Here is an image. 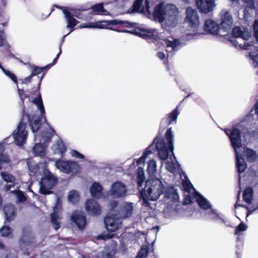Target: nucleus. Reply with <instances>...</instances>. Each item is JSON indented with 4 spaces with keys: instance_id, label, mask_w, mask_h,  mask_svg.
I'll return each mask as SVG.
<instances>
[{
    "instance_id": "09e8293b",
    "label": "nucleus",
    "mask_w": 258,
    "mask_h": 258,
    "mask_svg": "<svg viewBox=\"0 0 258 258\" xmlns=\"http://www.w3.org/2000/svg\"><path fill=\"white\" fill-rule=\"evenodd\" d=\"M29 168L31 172H33L36 176L39 175L41 172L40 167L38 164L34 165L33 166H29Z\"/></svg>"
},
{
    "instance_id": "bb28decb",
    "label": "nucleus",
    "mask_w": 258,
    "mask_h": 258,
    "mask_svg": "<svg viewBox=\"0 0 258 258\" xmlns=\"http://www.w3.org/2000/svg\"><path fill=\"white\" fill-rule=\"evenodd\" d=\"M102 186L98 183H94L90 188L91 196L99 198L102 195Z\"/></svg>"
},
{
    "instance_id": "aec40b11",
    "label": "nucleus",
    "mask_w": 258,
    "mask_h": 258,
    "mask_svg": "<svg viewBox=\"0 0 258 258\" xmlns=\"http://www.w3.org/2000/svg\"><path fill=\"white\" fill-rule=\"evenodd\" d=\"M72 220L80 229H83L86 224V220L84 213L80 211L74 212L71 216Z\"/></svg>"
},
{
    "instance_id": "f257e3e1",
    "label": "nucleus",
    "mask_w": 258,
    "mask_h": 258,
    "mask_svg": "<svg viewBox=\"0 0 258 258\" xmlns=\"http://www.w3.org/2000/svg\"><path fill=\"white\" fill-rule=\"evenodd\" d=\"M136 0L133 9L130 13L139 12L148 16L149 18H153L160 23L165 21L169 27H174L177 23L178 12L173 5L165 4L160 2L154 8L153 13L151 12L148 0Z\"/></svg>"
},
{
    "instance_id": "1a4fd4ad",
    "label": "nucleus",
    "mask_w": 258,
    "mask_h": 258,
    "mask_svg": "<svg viewBox=\"0 0 258 258\" xmlns=\"http://www.w3.org/2000/svg\"><path fill=\"white\" fill-rule=\"evenodd\" d=\"M102 24L100 22H97L95 23H90L89 24H82L79 26L80 28H108V26L110 25H122L125 27H134L135 23L133 22H129L126 21H122L119 20H112L109 21H103Z\"/></svg>"
},
{
    "instance_id": "f8f14e48",
    "label": "nucleus",
    "mask_w": 258,
    "mask_h": 258,
    "mask_svg": "<svg viewBox=\"0 0 258 258\" xmlns=\"http://www.w3.org/2000/svg\"><path fill=\"white\" fill-rule=\"evenodd\" d=\"M54 132L51 130L48 133H46L45 135L43 134L41 139H38L39 143H36L33 148V153L36 156H42L44 155V151L45 145H44L50 139L52 133Z\"/></svg>"
},
{
    "instance_id": "338daca9",
    "label": "nucleus",
    "mask_w": 258,
    "mask_h": 258,
    "mask_svg": "<svg viewBox=\"0 0 258 258\" xmlns=\"http://www.w3.org/2000/svg\"><path fill=\"white\" fill-rule=\"evenodd\" d=\"M72 13H73V17L75 16L76 17H77L78 18L82 19V17L80 16V14L78 13V12L74 11L73 13V12H72Z\"/></svg>"
},
{
    "instance_id": "a18cd8bd",
    "label": "nucleus",
    "mask_w": 258,
    "mask_h": 258,
    "mask_svg": "<svg viewBox=\"0 0 258 258\" xmlns=\"http://www.w3.org/2000/svg\"><path fill=\"white\" fill-rule=\"evenodd\" d=\"M114 254V251L113 250L106 249L104 251L102 252L100 258H113V255Z\"/></svg>"
},
{
    "instance_id": "0eeeda50",
    "label": "nucleus",
    "mask_w": 258,
    "mask_h": 258,
    "mask_svg": "<svg viewBox=\"0 0 258 258\" xmlns=\"http://www.w3.org/2000/svg\"><path fill=\"white\" fill-rule=\"evenodd\" d=\"M43 172V176L39 182V191L43 195L49 194L50 189L57 183V179L47 169H44Z\"/></svg>"
},
{
    "instance_id": "72a5a7b5",
    "label": "nucleus",
    "mask_w": 258,
    "mask_h": 258,
    "mask_svg": "<svg viewBox=\"0 0 258 258\" xmlns=\"http://www.w3.org/2000/svg\"><path fill=\"white\" fill-rule=\"evenodd\" d=\"M157 171L156 162L155 160L152 159L149 161L148 163L147 171L150 174H154Z\"/></svg>"
},
{
    "instance_id": "0e129e2a",
    "label": "nucleus",
    "mask_w": 258,
    "mask_h": 258,
    "mask_svg": "<svg viewBox=\"0 0 258 258\" xmlns=\"http://www.w3.org/2000/svg\"><path fill=\"white\" fill-rule=\"evenodd\" d=\"M157 55L161 59H162L165 57V54L162 52H159L157 54Z\"/></svg>"
},
{
    "instance_id": "6ab92c4d",
    "label": "nucleus",
    "mask_w": 258,
    "mask_h": 258,
    "mask_svg": "<svg viewBox=\"0 0 258 258\" xmlns=\"http://www.w3.org/2000/svg\"><path fill=\"white\" fill-rule=\"evenodd\" d=\"M133 203L131 202H124L122 203L117 216L121 218H125L130 217L134 211Z\"/></svg>"
},
{
    "instance_id": "864d4df0",
    "label": "nucleus",
    "mask_w": 258,
    "mask_h": 258,
    "mask_svg": "<svg viewBox=\"0 0 258 258\" xmlns=\"http://www.w3.org/2000/svg\"><path fill=\"white\" fill-rule=\"evenodd\" d=\"M6 43V35L4 30H0V46H3Z\"/></svg>"
},
{
    "instance_id": "37998d69",
    "label": "nucleus",
    "mask_w": 258,
    "mask_h": 258,
    "mask_svg": "<svg viewBox=\"0 0 258 258\" xmlns=\"http://www.w3.org/2000/svg\"><path fill=\"white\" fill-rule=\"evenodd\" d=\"M166 168L171 172L175 171L176 167L178 166L177 164L174 163L172 162L167 161L165 163Z\"/></svg>"
},
{
    "instance_id": "20e7f679",
    "label": "nucleus",
    "mask_w": 258,
    "mask_h": 258,
    "mask_svg": "<svg viewBox=\"0 0 258 258\" xmlns=\"http://www.w3.org/2000/svg\"><path fill=\"white\" fill-rule=\"evenodd\" d=\"M164 185L158 178L151 179L146 182V185L141 192L143 205L150 206L149 200L156 201L164 191Z\"/></svg>"
},
{
    "instance_id": "f03ea898",
    "label": "nucleus",
    "mask_w": 258,
    "mask_h": 258,
    "mask_svg": "<svg viewBox=\"0 0 258 258\" xmlns=\"http://www.w3.org/2000/svg\"><path fill=\"white\" fill-rule=\"evenodd\" d=\"M254 37L256 42H246L250 36L249 33L244 28L239 27H234L232 31L233 36L236 39L232 40L236 47L248 51V56L251 65L254 68L258 67V20L254 22L253 26Z\"/></svg>"
},
{
    "instance_id": "4c0bfd02",
    "label": "nucleus",
    "mask_w": 258,
    "mask_h": 258,
    "mask_svg": "<svg viewBox=\"0 0 258 258\" xmlns=\"http://www.w3.org/2000/svg\"><path fill=\"white\" fill-rule=\"evenodd\" d=\"M179 114V112L177 110V107L173 110L169 115V121L168 123L171 124L173 121H176L177 116Z\"/></svg>"
},
{
    "instance_id": "39448f33",
    "label": "nucleus",
    "mask_w": 258,
    "mask_h": 258,
    "mask_svg": "<svg viewBox=\"0 0 258 258\" xmlns=\"http://www.w3.org/2000/svg\"><path fill=\"white\" fill-rule=\"evenodd\" d=\"M165 138L167 142L166 146L164 140L161 138H156L154 142L156 141V148L158 152L159 158L163 160H165L168 157V151L171 152L173 154V135L172 132L171 128L167 130L165 134Z\"/></svg>"
},
{
    "instance_id": "c85d7f7f",
    "label": "nucleus",
    "mask_w": 258,
    "mask_h": 258,
    "mask_svg": "<svg viewBox=\"0 0 258 258\" xmlns=\"http://www.w3.org/2000/svg\"><path fill=\"white\" fill-rule=\"evenodd\" d=\"M91 9L93 13L98 15H108V12L103 8L102 4H99L92 6Z\"/></svg>"
},
{
    "instance_id": "6e6552de",
    "label": "nucleus",
    "mask_w": 258,
    "mask_h": 258,
    "mask_svg": "<svg viewBox=\"0 0 258 258\" xmlns=\"http://www.w3.org/2000/svg\"><path fill=\"white\" fill-rule=\"evenodd\" d=\"M25 119H26L27 121H29V117L27 114L23 116L22 121L13 133L14 141L19 146L23 145L26 143L27 138L28 132L26 130L27 122L24 121Z\"/></svg>"
},
{
    "instance_id": "7ed1b4c3",
    "label": "nucleus",
    "mask_w": 258,
    "mask_h": 258,
    "mask_svg": "<svg viewBox=\"0 0 258 258\" xmlns=\"http://www.w3.org/2000/svg\"><path fill=\"white\" fill-rule=\"evenodd\" d=\"M241 125H238L232 129L225 130V134L229 137L231 145L234 148L235 153L236 164V166L237 171L239 173L243 172L246 168V164L238 151V149L242 147V141L240 136Z\"/></svg>"
},
{
    "instance_id": "8fccbe9b",
    "label": "nucleus",
    "mask_w": 258,
    "mask_h": 258,
    "mask_svg": "<svg viewBox=\"0 0 258 258\" xmlns=\"http://www.w3.org/2000/svg\"><path fill=\"white\" fill-rule=\"evenodd\" d=\"M182 186L184 189L188 192H190L191 189L193 188L192 184L189 181H183L182 182Z\"/></svg>"
},
{
    "instance_id": "e433bc0d",
    "label": "nucleus",
    "mask_w": 258,
    "mask_h": 258,
    "mask_svg": "<svg viewBox=\"0 0 258 258\" xmlns=\"http://www.w3.org/2000/svg\"><path fill=\"white\" fill-rule=\"evenodd\" d=\"M149 248L146 245H144L141 247V250L139 252L137 258H145L149 252Z\"/></svg>"
},
{
    "instance_id": "a878e982",
    "label": "nucleus",
    "mask_w": 258,
    "mask_h": 258,
    "mask_svg": "<svg viewBox=\"0 0 258 258\" xmlns=\"http://www.w3.org/2000/svg\"><path fill=\"white\" fill-rule=\"evenodd\" d=\"M200 207L205 210L211 208V205L209 202L198 192H196L194 195Z\"/></svg>"
},
{
    "instance_id": "a211bd4d",
    "label": "nucleus",
    "mask_w": 258,
    "mask_h": 258,
    "mask_svg": "<svg viewBox=\"0 0 258 258\" xmlns=\"http://www.w3.org/2000/svg\"><path fill=\"white\" fill-rule=\"evenodd\" d=\"M62 9L66 20V27L70 29L68 34H70L75 30V27L79 22L73 17V13L72 12L69 11L67 8H62Z\"/></svg>"
},
{
    "instance_id": "a19ab883",
    "label": "nucleus",
    "mask_w": 258,
    "mask_h": 258,
    "mask_svg": "<svg viewBox=\"0 0 258 258\" xmlns=\"http://www.w3.org/2000/svg\"><path fill=\"white\" fill-rule=\"evenodd\" d=\"M247 225L243 222H241L236 228L235 234L239 235L241 232H244L247 229Z\"/></svg>"
},
{
    "instance_id": "cd10ccee",
    "label": "nucleus",
    "mask_w": 258,
    "mask_h": 258,
    "mask_svg": "<svg viewBox=\"0 0 258 258\" xmlns=\"http://www.w3.org/2000/svg\"><path fill=\"white\" fill-rule=\"evenodd\" d=\"M50 218L54 229L56 230L58 229L60 227L59 220L61 219V216L59 213L56 211V209H54L53 213L50 215Z\"/></svg>"
},
{
    "instance_id": "4d7b16f0",
    "label": "nucleus",
    "mask_w": 258,
    "mask_h": 258,
    "mask_svg": "<svg viewBox=\"0 0 258 258\" xmlns=\"http://www.w3.org/2000/svg\"><path fill=\"white\" fill-rule=\"evenodd\" d=\"M32 77H33L30 75V76L21 80L22 83L26 84L30 83Z\"/></svg>"
},
{
    "instance_id": "13d9d810",
    "label": "nucleus",
    "mask_w": 258,
    "mask_h": 258,
    "mask_svg": "<svg viewBox=\"0 0 258 258\" xmlns=\"http://www.w3.org/2000/svg\"><path fill=\"white\" fill-rule=\"evenodd\" d=\"M42 258H53L52 254L44 252L42 254Z\"/></svg>"
},
{
    "instance_id": "58836bf2",
    "label": "nucleus",
    "mask_w": 258,
    "mask_h": 258,
    "mask_svg": "<svg viewBox=\"0 0 258 258\" xmlns=\"http://www.w3.org/2000/svg\"><path fill=\"white\" fill-rule=\"evenodd\" d=\"M30 125L31 127V130L32 132H36L40 128V121L37 119L31 120L29 122Z\"/></svg>"
},
{
    "instance_id": "c9c22d12",
    "label": "nucleus",
    "mask_w": 258,
    "mask_h": 258,
    "mask_svg": "<svg viewBox=\"0 0 258 258\" xmlns=\"http://www.w3.org/2000/svg\"><path fill=\"white\" fill-rule=\"evenodd\" d=\"M12 232V229L9 227L4 225L0 229V234L3 237L9 236Z\"/></svg>"
},
{
    "instance_id": "49530a36",
    "label": "nucleus",
    "mask_w": 258,
    "mask_h": 258,
    "mask_svg": "<svg viewBox=\"0 0 258 258\" xmlns=\"http://www.w3.org/2000/svg\"><path fill=\"white\" fill-rule=\"evenodd\" d=\"M45 68L46 67L40 68V67H35V66L31 67V75L32 77H33L35 75H37L40 74Z\"/></svg>"
},
{
    "instance_id": "423d86ee",
    "label": "nucleus",
    "mask_w": 258,
    "mask_h": 258,
    "mask_svg": "<svg viewBox=\"0 0 258 258\" xmlns=\"http://www.w3.org/2000/svg\"><path fill=\"white\" fill-rule=\"evenodd\" d=\"M165 197L167 200V205L163 211V216L166 218H173L176 215V204L179 200V196L176 190L172 187L168 188L165 190Z\"/></svg>"
},
{
    "instance_id": "69168bd1",
    "label": "nucleus",
    "mask_w": 258,
    "mask_h": 258,
    "mask_svg": "<svg viewBox=\"0 0 258 258\" xmlns=\"http://www.w3.org/2000/svg\"><path fill=\"white\" fill-rule=\"evenodd\" d=\"M117 205V202L115 201H113L112 202H111L110 203V207L111 209H113L116 207Z\"/></svg>"
},
{
    "instance_id": "de8ad7c7",
    "label": "nucleus",
    "mask_w": 258,
    "mask_h": 258,
    "mask_svg": "<svg viewBox=\"0 0 258 258\" xmlns=\"http://www.w3.org/2000/svg\"><path fill=\"white\" fill-rule=\"evenodd\" d=\"M12 192H13V191H15V194L18 199V201L21 202H24L26 201V198L24 196L23 193L19 190H16V189H14V190H11Z\"/></svg>"
},
{
    "instance_id": "680f3d73",
    "label": "nucleus",
    "mask_w": 258,
    "mask_h": 258,
    "mask_svg": "<svg viewBox=\"0 0 258 258\" xmlns=\"http://www.w3.org/2000/svg\"><path fill=\"white\" fill-rule=\"evenodd\" d=\"M6 258H17L15 252H9L6 255Z\"/></svg>"
},
{
    "instance_id": "412c9836",
    "label": "nucleus",
    "mask_w": 258,
    "mask_h": 258,
    "mask_svg": "<svg viewBox=\"0 0 258 258\" xmlns=\"http://www.w3.org/2000/svg\"><path fill=\"white\" fill-rule=\"evenodd\" d=\"M86 209L88 213L94 216L99 215L101 210L100 206L94 200H88L85 205Z\"/></svg>"
},
{
    "instance_id": "473e14b6",
    "label": "nucleus",
    "mask_w": 258,
    "mask_h": 258,
    "mask_svg": "<svg viewBox=\"0 0 258 258\" xmlns=\"http://www.w3.org/2000/svg\"><path fill=\"white\" fill-rule=\"evenodd\" d=\"M253 190L252 188H246L243 194V198L244 201L247 203H250L252 200Z\"/></svg>"
},
{
    "instance_id": "f3484780",
    "label": "nucleus",
    "mask_w": 258,
    "mask_h": 258,
    "mask_svg": "<svg viewBox=\"0 0 258 258\" xmlns=\"http://www.w3.org/2000/svg\"><path fill=\"white\" fill-rule=\"evenodd\" d=\"M196 4L200 11L206 14L212 12L215 6L213 0H196Z\"/></svg>"
},
{
    "instance_id": "ddd939ff",
    "label": "nucleus",
    "mask_w": 258,
    "mask_h": 258,
    "mask_svg": "<svg viewBox=\"0 0 258 258\" xmlns=\"http://www.w3.org/2000/svg\"><path fill=\"white\" fill-rule=\"evenodd\" d=\"M185 20L193 28L194 32H196L197 30L200 21L198 12L195 9L191 7L187 8Z\"/></svg>"
},
{
    "instance_id": "c756f323",
    "label": "nucleus",
    "mask_w": 258,
    "mask_h": 258,
    "mask_svg": "<svg viewBox=\"0 0 258 258\" xmlns=\"http://www.w3.org/2000/svg\"><path fill=\"white\" fill-rule=\"evenodd\" d=\"M155 30H153L151 29H142L139 32H137L136 34L139 36L146 38L147 37H152L154 35V33H155Z\"/></svg>"
},
{
    "instance_id": "052dcab7",
    "label": "nucleus",
    "mask_w": 258,
    "mask_h": 258,
    "mask_svg": "<svg viewBox=\"0 0 258 258\" xmlns=\"http://www.w3.org/2000/svg\"><path fill=\"white\" fill-rule=\"evenodd\" d=\"M146 158L145 157H144V155H142V156L137 160V164H140L142 163H144L146 160Z\"/></svg>"
},
{
    "instance_id": "6e6d98bb",
    "label": "nucleus",
    "mask_w": 258,
    "mask_h": 258,
    "mask_svg": "<svg viewBox=\"0 0 258 258\" xmlns=\"http://www.w3.org/2000/svg\"><path fill=\"white\" fill-rule=\"evenodd\" d=\"M61 53V46H60L59 47V52L57 54V55L55 57V58L53 59L52 63L48 64L47 67H51V66H52L53 65H54V64H55L56 61H57V60L58 59V58L59 55H60Z\"/></svg>"
},
{
    "instance_id": "ea45409f",
    "label": "nucleus",
    "mask_w": 258,
    "mask_h": 258,
    "mask_svg": "<svg viewBox=\"0 0 258 258\" xmlns=\"http://www.w3.org/2000/svg\"><path fill=\"white\" fill-rule=\"evenodd\" d=\"M138 183L139 186H142L144 181V172L143 169L139 168L138 169Z\"/></svg>"
},
{
    "instance_id": "c03bdc74",
    "label": "nucleus",
    "mask_w": 258,
    "mask_h": 258,
    "mask_svg": "<svg viewBox=\"0 0 258 258\" xmlns=\"http://www.w3.org/2000/svg\"><path fill=\"white\" fill-rule=\"evenodd\" d=\"M209 209V211L206 213L208 218L215 220H218L219 219V215L212 209Z\"/></svg>"
},
{
    "instance_id": "9d476101",
    "label": "nucleus",
    "mask_w": 258,
    "mask_h": 258,
    "mask_svg": "<svg viewBox=\"0 0 258 258\" xmlns=\"http://www.w3.org/2000/svg\"><path fill=\"white\" fill-rule=\"evenodd\" d=\"M106 229L114 232L118 229L121 225V219L117 215L109 213L104 218Z\"/></svg>"
},
{
    "instance_id": "603ef678",
    "label": "nucleus",
    "mask_w": 258,
    "mask_h": 258,
    "mask_svg": "<svg viewBox=\"0 0 258 258\" xmlns=\"http://www.w3.org/2000/svg\"><path fill=\"white\" fill-rule=\"evenodd\" d=\"M154 146L153 145H150L146 150L145 152L143 154L144 157H145L146 158L150 154H152L154 151Z\"/></svg>"
},
{
    "instance_id": "5701e85b",
    "label": "nucleus",
    "mask_w": 258,
    "mask_h": 258,
    "mask_svg": "<svg viewBox=\"0 0 258 258\" xmlns=\"http://www.w3.org/2000/svg\"><path fill=\"white\" fill-rule=\"evenodd\" d=\"M1 175L3 179L7 182L10 183V184H7L5 186L6 189L7 190H11L12 188H14V183L15 181V178L11 174L2 172L1 173Z\"/></svg>"
},
{
    "instance_id": "393cba45",
    "label": "nucleus",
    "mask_w": 258,
    "mask_h": 258,
    "mask_svg": "<svg viewBox=\"0 0 258 258\" xmlns=\"http://www.w3.org/2000/svg\"><path fill=\"white\" fill-rule=\"evenodd\" d=\"M4 211L6 218L5 222H10L16 215L14 206L12 204H7L4 206Z\"/></svg>"
},
{
    "instance_id": "774afa93",
    "label": "nucleus",
    "mask_w": 258,
    "mask_h": 258,
    "mask_svg": "<svg viewBox=\"0 0 258 258\" xmlns=\"http://www.w3.org/2000/svg\"><path fill=\"white\" fill-rule=\"evenodd\" d=\"M254 110H255V113L257 116L258 117V101H257L256 103L255 104L254 106Z\"/></svg>"
},
{
    "instance_id": "f704fd0d",
    "label": "nucleus",
    "mask_w": 258,
    "mask_h": 258,
    "mask_svg": "<svg viewBox=\"0 0 258 258\" xmlns=\"http://www.w3.org/2000/svg\"><path fill=\"white\" fill-rule=\"evenodd\" d=\"M33 103L37 106L38 109L40 110L41 115L44 114L45 113V110L41 98L40 97L34 99Z\"/></svg>"
},
{
    "instance_id": "9b49d317",
    "label": "nucleus",
    "mask_w": 258,
    "mask_h": 258,
    "mask_svg": "<svg viewBox=\"0 0 258 258\" xmlns=\"http://www.w3.org/2000/svg\"><path fill=\"white\" fill-rule=\"evenodd\" d=\"M219 27L225 31L229 30L231 28L233 20L230 12L223 9L219 13Z\"/></svg>"
},
{
    "instance_id": "3c124183",
    "label": "nucleus",
    "mask_w": 258,
    "mask_h": 258,
    "mask_svg": "<svg viewBox=\"0 0 258 258\" xmlns=\"http://www.w3.org/2000/svg\"><path fill=\"white\" fill-rule=\"evenodd\" d=\"M18 93L22 103H24L25 99L29 97V95L25 93L24 90L18 88Z\"/></svg>"
},
{
    "instance_id": "2f4dec72",
    "label": "nucleus",
    "mask_w": 258,
    "mask_h": 258,
    "mask_svg": "<svg viewBox=\"0 0 258 258\" xmlns=\"http://www.w3.org/2000/svg\"><path fill=\"white\" fill-rule=\"evenodd\" d=\"M244 152L247 157V159L250 162L254 161L257 158V155L255 152L250 149L245 148L244 149Z\"/></svg>"
},
{
    "instance_id": "dca6fc26",
    "label": "nucleus",
    "mask_w": 258,
    "mask_h": 258,
    "mask_svg": "<svg viewBox=\"0 0 258 258\" xmlns=\"http://www.w3.org/2000/svg\"><path fill=\"white\" fill-rule=\"evenodd\" d=\"M163 44L166 46L167 57L173 55V52L179 50L181 47L180 42L177 39L163 40Z\"/></svg>"
},
{
    "instance_id": "4be33fe9",
    "label": "nucleus",
    "mask_w": 258,
    "mask_h": 258,
    "mask_svg": "<svg viewBox=\"0 0 258 258\" xmlns=\"http://www.w3.org/2000/svg\"><path fill=\"white\" fill-rule=\"evenodd\" d=\"M219 26L213 20L209 19L205 21L204 29L208 33L216 35L219 30Z\"/></svg>"
},
{
    "instance_id": "5fc2aeb1",
    "label": "nucleus",
    "mask_w": 258,
    "mask_h": 258,
    "mask_svg": "<svg viewBox=\"0 0 258 258\" xmlns=\"http://www.w3.org/2000/svg\"><path fill=\"white\" fill-rule=\"evenodd\" d=\"M71 153V155L75 158H78L80 159H83L84 158V156L83 154L80 153L79 152L76 150H72Z\"/></svg>"
},
{
    "instance_id": "2eb2a0df",
    "label": "nucleus",
    "mask_w": 258,
    "mask_h": 258,
    "mask_svg": "<svg viewBox=\"0 0 258 258\" xmlns=\"http://www.w3.org/2000/svg\"><path fill=\"white\" fill-rule=\"evenodd\" d=\"M126 192L127 189L125 185L120 181L113 183L109 191L110 195L116 198L124 197Z\"/></svg>"
},
{
    "instance_id": "bf43d9fd",
    "label": "nucleus",
    "mask_w": 258,
    "mask_h": 258,
    "mask_svg": "<svg viewBox=\"0 0 258 258\" xmlns=\"http://www.w3.org/2000/svg\"><path fill=\"white\" fill-rule=\"evenodd\" d=\"M258 209V204L256 205L255 207H254L253 209H252L251 208H248V213L247 215V217L251 213H252L253 212L255 211L256 210Z\"/></svg>"
},
{
    "instance_id": "e2e57ef3",
    "label": "nucleus",
    "mask_w": 258,
    "mask_h": 258,
    "mask_svg": "<svg viewBox=\"0 0 258 258\" xmlns=\"http://www.w3.org/2000/svg\"><path fill=\"white\" fill-rule=\"evenodd\" d=\"M16 84H17V78L16 76L13 73L9 77Z\"/></svg>"
},
{
    "instance_id": "4468645a",
    "label": "nucleus",
    "mask_w": 258,
    "mask_h": 258,
    "mask_svg": "<svg viewBox=\"0 0 258 258\" xmlns=\"http://www.w3.org/2000/svg\"><path fill=\"white\" fill-rule=\"evenodd\" d=\"M55 166L61 172L69 174L77 170L78 164L73 161L58 160L55 162Z\"/></svg>"
},
{
    "instance_id": "b1692460",
    "label": "nucleus",
    "mask_w": 258,
    "mask_h": 258,
    "mask_svg": "<svg viewBox=\"0 0 258 258\" xmlns=\"http://www.w3.org/2000/svg\"><path fill=\"white\" fill-rule=\"evenodd\" d=\"M33 242V237L29 232H24L21 239L20 240V245L22 249H24L26 246H31Z\"/></svg>"
},
{
    "instance_id": "79ce46f5",
    "label": "nucleus",
    "mask_w": 258,
    "mask_h": 258,
    "mask_svg": "<svg viewBox=\"0 0 258 258\" xmlns=\"http://www.w3.org/2000/svg\"><path fill=\"white\" fill-rule=\"evenodd\" d=\"M57 153L62 154L66 152V148L62 143H58L56 145L53 146Z\"/></svg>"
},
{
    "instance_id": "7c9ffc66",
    "label": "nucleus",
    "mask_w": 258,
    "mask_h": 258,
    "mask_svg": "<svg viewBox=\"0 0 258 258\" xmlns=\"http://www.w3.org/2000/svg\"><path fill=\"white\" fill-rule=\"evenodd\" d=\"M68 199L70 202L73 204H75L79 201V194L77 191L72 190L69 192Z\"/></svg>"
}]
</instances>
